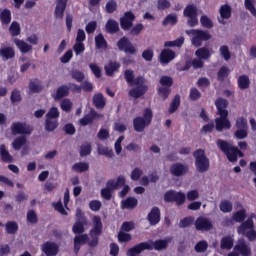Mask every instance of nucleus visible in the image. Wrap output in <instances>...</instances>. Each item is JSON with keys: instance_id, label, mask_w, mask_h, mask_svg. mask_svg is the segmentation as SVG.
<instances>
[{"instance_id": "obj_1", "label": "nucleus", "mask_w": 256, "mask_h": 256, "mask_svg": "<svg viewBox=\"0 0 256 256\" xmlns=\"http://www.w3.org/2000/svg\"><path fill=\"white\" fill-rule=\"evenodd\" d=\"M216 109L218 111L219 118L215 119L216 130L223 131V129H231V122L227 119L229 112L227 111V105L229 103L224 98H218L215 101Z\"/></svg>"}, {"instance_id": "obj_2", "label": "nucleus", "mask_w": 256, "mask_h": 256, "mask_svg": "<svg viewBox=\"0 0 256 256\" xmlns=\"http://www.w3.org/2000/svg\"><path fill=\"white\" fill-rule=\"evenodd\" d=\"M151 121H153V111L146 108L143 112V116H138L133 120L134 131L143 133L145 128L151 125Z\"/></svg>"}, {"instance_id": "obj_3", "label": "nucleus", "mask_w": 256, "mask_h": 256, "mask_svg": "<svg viewBox=\"0 0 256 256\" xmlns=\"http://www.w3.org/2000/svg\"><path fill=\"white\" fill-rule=\"evenodd\" d=\"M93 228L89 232L91 241L89 242L90 247H97L99 245V236L103 233V222L101 217L94 216L92 219Z\"/></svg>"}, {"instance_id": "obj_4", "label": "nucleus", "mask_w": 256, "mask_h": 256, "mask_svg": "<svg viewBox=\"0 0 256 256\" xmlns=\"http://www.w3.org/2000/svg\"><path fill=\"white\" fill-rule=\"evenodd\" d=\"M89 220L85 217V213L81 208L76 209V222L72 226V232L76 235H81L85 231V227H88Z\"/></svg>"}, {"instance_id": "obj_5", "label": "nucleus", "mask_w": 256, "mask_h": 256, "mask_svg": "<svg viewBox=\"0 0 256 256\" xmlns=\"http://www.w3.org/2000/svg\"><path fill=\"white\" fill-rule=\"evenodd\" d=\"M187 35H192L191 43L194 47H201L203 45V41H209L211 39V34L204 30H187Z\"/></svg>"}, {"instance_id": "obj_6", "label": "nucleus", "mask_w": 256, "mask_h": 256, "mask_svg": "<svg viewBox=\"0 0 256 256\" xmlns=\"http://www.w3.org/2000/svg\"><path fill=\"white\" fill-rule=\"evenodd\" d=\"M195 166L199 173L209 171V158L205 154V150L199 149L194 152Z\"/></svg>"}, {"instance_id": "obj_7", "label": "nucleus", "mask_w": 256, "mask_h": 256, "mask_svg": "<svg viewBox=\"0 0 256 256\" xmlns=\"http://www.w3.org/2000/svg\"><path fill=\"white\" fill-rule=\"evenodd\" d=\"M184 17H188V25L189 27H195L199 23V20L197 19V7L195 5H188L184 9Z\"/></svg>"}, {"instance_id": "obj_8", "label": "nucleus", "mask_w": 256, "mask_h": 256, "mask_svg": "<svg viewBox=\"0 0 256 256\" xmlns=\"http://www.w3.org/2000/svg\"><path fill=\"white\" fill-rule=\"evenodd\" d=\"M124 79L126 80V83L130 85V87H133L135 85H143L145 83V78L142 76H138L135 78V72L131 69H127L124 71Z\"/></svg>"}, {"instance_id": "obj_9", "label": "nucleus", "mask_w": 256, "mask_h": 256, "mask_svg": "<svg viewBox=\"0 0 256 256\" xmlns=\"http://www.w3.org/2000/svg\"><path fill=\"white\" fill-rule=\"evenodd\" d=\"M14 135H31L33 128L26 123L14 122L11 126Z\"/></svg>"}, {"instance_id": "obj_10", "label": "nucleus", "mask_w": 256, "mask_h": 256, "mask_svg": "<svg viewBox=\"0 0 256 256\" xmlns=\"http://www.w3.org/2000/svg\"><path fill=\"white\" fill-rule=\"evenodd\" d=\"M194 225L197 231H211V229H213V223L205 217L197 218Z\"/></svg>"}, {"instance_id": "obj_11", "label": "nucleus", "mask_w": 256, "mask_h": 256, "mask_svg": "<svg viewBox=\"0 0 256 256\" xmlns=\"http://www.w3.org/2000/svg\"><path fill=\"white\" fill-rule=\"evenodd\" d=\"M255 214H251L250 217L243 222L240 226L237 227V233L239 235H246L248 231H251L255 224L253 223V218H255Z\"/></svg>"}, {"instance_id": "obj_12", "label": "nucleus", "mask_w": 256, "mask_h": 256, "mask_svg": "<svg viewBox=\"0 0 256 256\" xmlns=\"http://www.w3.org/2000/svg\"><path fill=\"white\" fill-rule=\"evenodd\" d=\"M133 21H135V14L132 12H126L122 18H120V25L124 31H129L133 27Z\"/></svg>"}, {"instance_id": "obj_13", "label": "nucleus", "mask_w": 256, "mask_h": 256, "mask_svg": "<svg viewBox=\"0 0 256 256\" xmlns=\"http://www.w3.org/2000/svg\"><path fill=\"white\" fill-rule=\"evenodd\" d=\"M234 251H237L242 256H250L251 255V247L247 245L245 240H238L237 244L234 247Z\"/></svg>"}, {"instance_id": "obj_14", "label": "nucleus", "mask_w": 256, "mask_h": 256, "mask_svg": "<svg viewBox=\"0 0 256 256\" xmlns=\"http://www.w3.org/2000/svg\"><path fill=\"white\" fill-rule=\"evenodd\" d=\"M42 251L46 256H55L59 253V245L53 242H46L42 245Z\"/></svg>"}, {"instance_id": "obj_15", "label": "nucleus", "mask_w": 256, "mask_h": 256, "mask_svg": "<svg viewBox=\"0 0 256 256\" xmlns=\"http://www.w3.org/2000/svg\"><path fill=\"white\" fill-rule=\"evenodd\" d=\"M188 171H189V167L181 163L173 164L170 167V173L174 175V177H181V175H185Z\"/></svg>"}, {"instance_id": "obj_16", "label": "nucleus", "mask_w": 256, "mask_h": 256, "mask_svg": "<svg viewBox=\"0 0 256 256\" xmlns=\"http://www.w3.org/2000/svg\"><path fill=\"white\" fill-rule=\"evenodd\" d=\"M137 87L130 89L128 95L133 97V99H139V97H143L144 93H147V86L143 84H135Z\"/></svg>"}, {"instance_id": "obj_17", "label": "nucleus", "mask_w": 256, "mask_h": 256, "mask_svg": "<svg viewBox=\"0 0 256 256\" xmlns=\"http://www.w3.org/2000/svg\"><path fill=\"white\" fill-rule=\"evenodd\" d=\"M175 57H176V54L172 50L170 49L162 50L159 57L160 63H162V65H167L170 61H173Z\"/></svg>"}, {"instance_id": "obj_18", "label": "nucleus", "mask_w": 256, "mask_h": 256, "mask_svg": "<svg viewBox=\"0 0 256 256\" xmlns=\"http://www.w3.org/2000/svg\"><path fill=\"white\" fill-rule=\"evenodd\" d=\"M147 219L150 225H157V223L161 221V210H159L157 207L152 208L147 216Z\"/></svg>"}, {"instance_id": "obj_19", "label": "nucleus", "mask_w": 256, "mask_h": 256, "mask_svg": "<svg viewBox=\"0 0 256 256\" xmlns=\"http://www.w3.org/2000/svg\"><path fill=\"white\" fill-rule=\"evenodd\" d=\"M89 241V235L87 234H79L74 237V251L79 253V249H81V245H85Z\"/></svg>"}, {"instance_id": "obj_20", "label": "nucleus", "mask_w": 256, "mask_h": 256, "mask_svg": "<svg viewBox=\"0 0 256 256\" xmlns=\"http://www.w3.org/2000/svg\"><path fill=\"white\" fill-rule=\"evenodd\" d=\"M13 41H14V44L16 45L17 49H19L20 53H29V51H32V49H33V46H31L25 40L15 38Z\"/></svg>"}, {"instance_id": "obj_21", "label": "nucleus", "mask_w": 256, "mask_h": 256, "mask_svg": "<svg viewBox=\"0 0 256 256\" xmlns=\"http://www.w3.org/2000/svg\"><path fill=\"white\" fill-rule=\"evenodd\" d=\"M212 53H213V49L202 47L195 52V55L198 59H203L204 61H207V59L211 57Z\"/></svg>"}, {"instance_id": "obj_22", "label": "nucleus", "mask_w": 256, "mask_h": 256, "mask_svg": "<svg viewBox=\"0 0 256 256\" xmlns=\"http://www.w3.org/2000/svg\"><path fill=\"white\" fill-rule=\"evenodd\" d=\"M220 17L219 23L222 25H225V20L224 19H229L231 17V6L225 4L221 6L220 8Z\"/></svg>"}, {"instance_id": "obj_23", "label": "nucleus", "mask_w": 256, "mask_h": 256, "mask_svg": "<svg viewBox=\"0 0 256 256\" xmlns=\"http://www.w3.org/2000/svg\"><path fill=\"white\" fill-rule=\"evenodd\" d=\"M121 67V64L119 62H109L105 65V73L108 75V77H113V73H116V71H119V68Z\"/></svg>"}, {"instance_id": "obj_24", "label": "nucleus", "mask_w": 256, "mask_h": 256, "mask_svg": "<svg viewBox=\"0 0 256 256\" xmlns=\"http://www.w3.org/2000/svg\"><path fill=\"white\" fill-rule=\"evenodd\" d=\"M238 87L242 91H245V89H249L251 87V79H249V76L247 75H241L238 77Z\"/></svg>"}, {"instance_id": "obj_25", "label": "nucleus", "mask_w": 256, "mask_h": 256, "mask_svg": "<svg viewBox=\"0 0 256 256\" xmlns=\"http://www.w3.org/2000/svg\"><path fill=\"white\" fill-rule=\"evenodd\" d=\"M67 7V0H58L55 15L57 19H63V13H65V8Z\"/></svg>"}, {"instance_id": "obj_26", "label": "nucleus", "mask_w": 256, "mask_h": 256, "mask_svg": "<svg viewBox=\"0 0 256 256\" xmlns=\"http://www.w3.org/2000/svg\"><path fill=\"white\" fill-rule=\"evenodd\" d=\"M234 239L233 236H225L221 239L220 247L221 249H226L227 251L233 249Z\"/></svg>"}, {"instance_id": "obj_27", "label": "nucleus", "mask_w": 256, "mask_h": 256, "mask_svg": "<svg viewBox=\"0 0 256 256\" xmlns=\"http://www.w3.org/2000/svg\"><path fill=\"white\" fill-rule=\"evenodd\" d=\"M0 57L7 61L8 59H13L15 57V50L11 47H4L0 49Z\"/></svg>"}, {"instance_id": "obj_28", "label": "nucleus", "mask_w": 256, "mask_h": 256, "mask_svg": "<svg viewBox=\"0 0 256 256\" xmlns=\"http://www.w3.org/2000/svg\"><path fill=\"white\" fill-rule=\"evenodd\" d=\"M137 203V198L129 197L121 202L122 209H135Z\"/></svg>"}, {"instance_id": "obj_29", "label": "nucleus", "mask_w": 256, "mask_h": 256, "mask_svg": "<svg viewBox=\"0 0 256 256\" xmlns=\"http://www.w3.org/2000/svg\"><path fill=\"white\" fill-rule=\"evenodd\" d=\"M69 95V87L67 85H62L56 90V95L54 97L55 101L63 99Z\"/></svg>"}, {"instance_id": "obj_30", "label": "nucleus", "mask_w": 256, "mask_h": 256, "mask_svg": "<svg viewBox=\"0 0 256 256\" xmlns=\"http://www.w3.org/2000/svg\"><path fill=\"white\" fill-rule=\"evenodd\" d=\"M93 103L97 109H103L106 103V100L103 94L101 93L95 94L93 97Z\"/></svg>"}, {"instance_id": "obj_31", "label": "nucleus", "mask_w": 256, "mask_h": 256, "mask_svg": "<svg viewBox=\"0 0 256 256\" xmlns=\"http://www.w3.org/2000/svg\"><path fill=\"white\" fill-rule=\"evenodd\" d=\"M97 116V112L95 110H91L89 114L80 119V125L84 127L89 125V123H93V119Z\"/></svg>"}, {"instance_id": "obj_32", "label": "nucleus", "mask_w": 256, "mask_h": 256, "mask_svg": "<svg viewBox=\"0 0 256 256\" xmlns=\"http://www.w3.org/2000/svg\"><path fill=\"white\" fill-rule=\"evenodd\" d=\"M0 154H1V159L4 161V163H12L13 162V156L9 154V151H7V148L5 145L0 146Z\"/></svg>"}, {"instance_id": "obj_33", "label": "nucleus", "mask_w": 256, "mask_h": 256, "mask_svg": "<svg viewBox=\"0 0 256 256\" xmlns=\"http://www.w3.org/2000/svg\"><path fill=\"white\" fill-rule=\"evenodd\" d=\"M98 154L104 155L105 157H108L109 159H113L115 157V153H113V149L105 146H98Z\"/></svg>"}, {"instance_id": "obj_34", "label": "nucleus", "mask_w": 256, "mask_h": 256, "mask_svg": "<svg viewBox=\"0 0 256 256\" xmlns=\"http://www.w3.org/2000/svg\"><path fill=\"white\" fill-rule=\"evenodd\" d=\"M245 217H247V211L245 209H241L233 214L232 219L236 223H243L245 221Z\"/></svg>"}, {"instance_id": "obj_35", "label": "nucleus", "mask_w": 256, "mask_h": 256, "mask_svg": "<svg viewBox=\"0 0 256 256\" xmlns=\"http://www.w3.org/2000/svg\"><path fill=\"white\" fill-rule=\"evenodd\" d=\"M72 169L76 171V173H85V171H89V163L87 162L75 163L72 166Z\"/></svg>"}, {"instance_id": "obj_36", "label": "nucleus", "mask_w": 256, "mask_h": 256, "mask_svg": "<svg viewBox=\"0 0 256 256\" xmlns=\"http://www.w3.org/2000/svg\"><path fill=\"white\" fill-rule=\"evenodd\" d=\"M237 153H239V148L237 147H231L225 155H227V158L231 163H235L237 161Z\"/></svg>"}, {"instance_id": "obj_37", "label": "nucleus", "mask_w": 256, "mask_h": 256, "mask_svg": "<svg viewBox=\"0 0 256 256\" xmlns=\"http://www.w3.org/2000/svg\"><path fill=\"white\" fill-rule=\"evenodd\" d=\"M106 31H108V33H117V31H119V23L115 20H108L106 23Z\"/></svg>"}, {"instance_id": "obj_38", "label": "nucleus", "mask_w": 256, "mask_h": 256, "mask_svg": "<svg viewBox=\"0 0 256 256\" xmlns=\"http://www.w3.org/2000/svg\"><path fill=\"white\" fill-rule=\"evenodd\" d=\"M5 227L6 233H8L9 235H15V233H17L19 229V225H17V222L14 221L7 222Z\"/></svg>"}, {"instance_id": "obj_39", "label": "nucleus", "mask_w": 256, "mask_h": 256, "mask_svg": "<svg viewBox=\"0 0 256 256\" xmlns=\"http://www.w3.org/2000/svg\"><path fill=\"white\" fill-rule=\"evenodd\" d=\"M219 53L224 61H229L231 59V51L229 50V46L222 45L219 48Z\"/></svg>"}, {"instance_id": "obj_40", "label": "nucleus", "mask_w": 256, "mask_h": 256, "mask_svg": "<svg viewBox=\"0 0 256 256\" xmlns=\"http://www.w3.org/2000/svg\"><path fill=\"white\" fill-rule=\"evenodd\" d=\"M95 45L97 49H107V40H105L103 34H99L95 37Z\"/></svg>"}, {"instance_id": "obj_41", "label": "nucleus", "mask_w": 256, "mask_h": 256, "mask_svg": "<svg viewBox=\"0 0 256 256\" xmlns=\"http://www.w3.org/2000/svg\"><path fill=\"white\" fill-rule=\"evenodd\" d=\"M256 0H244V7L247 11H250L253 17H256V8H255Z\"/></svg>"}, {"instance_id": "obj_42", "label": "nucleus", "mask_w": 256, "mask_h": 256, "mask_svg": "<svg viewBox=\"0 0 256 256\" xmlns=\"http://www.w3.org/2000/svg\"><path fill=\"white\" fill-rule=\"evenodd\" d=\"M0 19L3 25H9L11 23V11H9V9H4L0 13Z\"/></svg>"}, {"instance_id": "obj_43", "label": "nucleus", "mask_w": 256, "mask_h": 256, "mask_svg": "<svg viewBox=\"0 0 256 256\" xmlns=\"http://www.w3.org/2000/svg\"><path fill=\"white\" fill-rule=\"evenodd\" d=\"M220 211H222V213H231V211H233V203L229 200H223L220 203Z\"/></svg>"}, {"instance_id": "obj_44", "label": "nucleus", "mask_w": 256, "mask_h": 256, "mask_svg": "<svg viewBox=\"0 0 256 256\" xmlns=\"http://www.w3.org/2000/svg\"><path fill=\"white\" fill-rule=\"evenodd\" d=\"M58 123L57 120L46 118L45 120V130L50 133L57 129Z\"/></svg>"}, {"instance_id": "obj_45", "label": "nucleus", "mask_w": 256, "mask_h": 256, "mask_svg": "<svg viewBox=\"0 0 256 256\" xmlns=\"http://www.w3.org/2000/svg\"><path fill=\"white\" fill-rule=\"evenodd\" d=\"M59 115H60L59 108L52 107L46 113V119H52V120L57 121V119H59Z\"/></svg>"}, {"instance_id": "obj_46", "label": "nucleus", "mask_w": 256, "mask_h": 256, "mask_svg": "<svg viewBox=\"0 0 256 256\" xmlns=\"http://www.w3.org/2000/svg\"><path fill=\"white\" fill-rule=\"evenodd\" d=\"M9 31L12 37H17V35H21V26L19 25V22H12Z\"/></svg>"}, {"instance_id": "obj_47", "label": "nucleus", "mask_w": 256, "mask_h": 256, "mask_svg": "<svg viewBox=\"0 0 256 256\" xmlns=\"http://www.w3.org/2000/svg\"><path fill=\"white\" fill-rule=\"evenodd\" d=\"M27 143V138L21 136L16 138L13 142H12V147L13 149H15L16 151H19V149H21V147Z\"/></svg>"}, {"instance_id": "obj_48", "label": "nucleus", "mask_w": 256, "mask_h": 256, "mask_svg": "<svg viewBox=\"0 0 256 256\" xmlns=\"http://www.w3.org/2000/svg\"><path fill=\"white\" fill-rule=\"evenodd\" d=\"M29 87L30 91H32L33 93H39L43 89L39 80H31Z\"/></svg>"}, {"instance_id": "obj_49", "label": "nucleus", "mask_w": 256, "mask_h": 256, "mask_svg": "<svg viewBox=\"0 0 256 256\" xmlns=\"http://www.w3.org/2000/svg\"><path fill=\"white\" fill-rule=\"evenodd\" d=\"M181 105V97L175 96L173 101L170 104L169 113H175L179 106Z\"/></svg>"}, {"instance_id": "obj_50", "label": "nucleus", "mask_w": 256, "mask_h": 256, "mask_svg": "<svg viewBox=\"0 0 256 256\" xmlns=\"http://www.w3.org/2000/svg\"><path fill=\"white\" fill-rule=\"evenodd\" d=\"M177 23V15L169 14L166 18L162 21V25L165 27L167 25H176Z\"/></svg>"}, {"instance_id": "obj_51", "label": "nucleus", "mask_w": 256, "mask_h": 256, "mask_svg": "<svg viewBox=\"0 0 256 256\" xmlns=\"http://www.w3.org/2000/svg\"><path fill=\"white\" fill-rule=\"evenodd\" d=\"M60 107L62 111H65L66 113H69L71 109H73V102L69 99H64L60 103Z\"/></svg>"}, {"instance_id": "obj_52", "label": "nucleus", "mask_w": 256, "mask_h": 256, "mask_svg": "<svg viewBox=\"0 0 256 256\" xmlns=\"http://www.w3.org/2000/svg\"><path fill=\"white\" fill-rule=\"evenodd\" d=\"M194 221H195V218L186 217V218L180 220L179 227L181 229H185L186 227H191L193 225Z\"/></svg>"}, {"instance_id": "obj_53", "label": "nucleus", "mask_w": 256, "mask_h": 256, "mask_svg": "<svg viewBox=\"0 0 256 256\" xmlns=\"http://www.w3.org/2000/svg\"><path fill=\"white\" fill-rule=\"evenodd\" d=\"M207 247H209L207 241L202 240L195 245V251L196 253H205V251H207Z\"/></svg>"}, {"instance_id": "obj_54", "label": "nucleus", "mask_w": 256, "mask_h": 256, "mask_svg": "<svg viewBox=\"0 0 256 256\" xmlns=\"http://www.w3.org/2000/svg\"><path fill=\"white\" fill-rule=\"evenodd\" d=\"M200 23L202 27H205V29H211L213 27V21L207 15H203L200 18Z\"/></svg>"}, {"instance_id": "obj_55", "label": "nucleus", "mask_w": 256, "mask_h": 256, "mask_svg": "<svg viewBox=\"0 0 256 256\" xmlns=\"http://www.w3.org/2000/svg\"><path fill=\"white\" fill-rule=\"evenodd\" d=\"M160 85H162V87H171V85H173V78L169 77V76H162L159 80Z\"/></svg>"}, {"instance_id": "obj_56", "label": "nucleus", "mask_w": 256, "mask_h": 256, "mask_svg": "<svg viewBox=\"0 0 256 256\" xmlns=\"http://www.w3.org/2000/svg\"><path fill=\"white\" fill-rule=\"evenodd\" d=\"M72 79H75V81H78V83H81L83 79H85V74L79 70H73L71 72Z\"/></svg>"}, {"instance_id": "obj_57", "label": "nucleus", "mask_w": 256, "mask_h": 256, "mask_svg": "<svg viewBox=\"0 0 256 256\" xmlns=\"http://www.w3.org/2000/svg\"><path fill=\"white\" fill-rule=\"evenodd\" d=\"M102 207L101 201L99 200H92L89 202V209L91 211L97 212L100 211Z\"/></svg>"}, {"instance_id": "obj_58", "label": "nucleus", "mask_w": 256, "mask_h": 256, "mask_svg": "<svg viewBox=\"0 0 256 256\" xmlns=\"http://www.w3.org/2000/svg\"><path fill=\"white\" fill-rule=\"evenodd\" d=\"M105 9L107 13H115V11H117V2L114 0L107 2Z\"/></svg>"}, {"instance_id": "obj_59", "label": "nucleus", "mask_w": 256, "mask_h": 256, "mask_svg": "<svg viewBox=\"0 0 256 256\" xmlns=\"http://www.w3.org/2000/svg\"><path fill=\"white\" fill-rule=\"evenodd\" d=\"M229 75V68H227L226 66H223L220 68V70L218 71V79L219 81H224L226 77H228Z\"/></svg>"}, {"instance_id": "obj_60", "label": "nucleus", "mask_w": 256, "mask_h": 256, "mask_svg": "<svg viewBox=\"0 0 256 256\" xmlns=\"http://www.w3.org/2000/svg\"><path fill=\"white\" fill-rule=\"evenodd\" d=\"M87 155H91L90 144H84L80 147V157H87Z\"/></svg>"}, {"instance_id": "obj_61", "label": "nucleus", "mask_w": 256, "mask_h": 256, "mask_svg": "<svg viewBox=\"0 0 256 256\" xmlns=\"http://www.w3.org/2000/svg\"><path fill=\"white\" fill-rule=\"evenodd\" d=\"M130 43H131V41H129V38L123 37L122 39H120L118 41L117 45H118V48L120 49V51H124Z\"/></svg>"}, {"instance_id": "obj_62", "label": "nucleus", "mask_w": 256, "mask_h": 256, "mask_svg": "<svg viewBox=\"0 0 256 256\" xmlns=\"http://www.w3.org/2000/svg\"><path fill=\"white\" fill-rule=\"evenodd\" d=\"M236 127L237 129H249L246 118H243V117L238 118L236 120Z\"/></svg>"}, {"instance_id": "obj_63", "label": "nucleus", "mask_w": 256, "mask_h": 256, "mask_svg": "<svg viewBox=\"0 0 256 256\" xmlns=\"http://www.w3.org/2000/svg\"><path fill=\"white\" fill-rule=\"evenodd\" d=\"M189 98L191 101H197V99H201V92H199L197 88H191Z\"/></svg>"}, {"instance_id": "obj_64", "label": "nucleus", "mask_w": 256, "mask_h": 256, "mask_svg": "<svg viewBox=\"0 0 256 256\" xmlns=\"http://www.w3.org/2000/svg\"><path fill=\"white\" fill-rule=\"evenodd\" d=\"M89 68L91 69L95 77H97L98 79L99 77H101V68L97 64L91 63L89 64Z\"/></svg>"}]
</instances>
